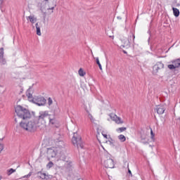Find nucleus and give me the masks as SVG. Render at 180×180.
<instances>
[{
	"label": "nucleus",
	"mask_w": 180,
	"mask_h": 180,
	"mask_svg": "<svg viewBox=\"0 0 180 180\" xmlns=\"http://www.w3.org/2000/svg\"><path fill=\"white\" fill-rule=\"evenodd\" d=\"M107 155L109 157V158H110V155L109 153H108Z\"/></svg>",
	"instance_id": "ea45409f"
},
{
	"label": "nucleus",
	"mask_w": 180,
	"mask_h": 180,
	"mask_svg": "<svg viewBox=\"0 0 180 180\" xmlns=\"http://www.w3.org/2000/svg\"><path fill=\"white\" fill-rule=\"evenodd\" d=\"M165 67L164 63L162 62H158L153 67V75H157L158 74V72L161 71V70H163Z\"/></svg>",
	"instance_id": "423d86ee"
},
{
	"label": "nucleus",
	"mask_w": 180,
	"mask_h": 180,
	"mask_svg": "<svg viewBox=\"0 0 180 180\" xmlns=\"http://www.w3.org/2000/svg\"><path fill=\"white\" fill-rule=\"evenodd\" d=\"M150 136H151L152 140L154 141V137H155V134L153 131V129L150 130Z\"/></svg>",
	"instance_id": "c85d7f7f"
},
{
	"label": "nucleus",
	"mask_w": 180,
	"mask_h": 180,
	"mask_svg": "<svg viewBox=\"0 0 180 180\" xmlns=\"http://www.w3.org/2000/svg\"><path fill=\"white\" fill-rule=\"evenodd\" d=\"M103 137H104L105 139H108V135H107V134H103Z\"/></svg>",
	"instance_id": "f704fd0d"
},
{
	"label": "nucleus",
	"mask_w": 180,
	"mask_h": 180,
	"mask_svg": "<svg viewBox=\"0 0 180 180\" xmlns=\"http://www.w3.org/2000/svg\"><path fill=\"white\" fill-rule=\"evenodd\" d=\"M15 123H18V120L16 118H15Z\"/></svg>",
	"instance_id": "58836bf2"
},
{
	"label": "nucleus",
	"mask_w": 180,
	"mask_h": 180,
	"mask_svg": "<svg viewBox=\"0 0 180 180\" xmlns=\"http://www.w3.org/2000/svg\"><path fill=\"white\" fill-rule=\"evenodd\" d=\"M35 27L37 29V36H41V32L40 31V24L37 22L35 24Z\"/></svg>",
	"instance_id": "2eb2a0df"
},
{
	"label": "nucleus",
	"mask_w": 180,
	"mask_h": 180,
	"mask_svg": "<svg viewBox=\"0 0 180 180\" xmlns=\"http://www.w3.org/2000/svg\"><path fill=\"white\" fill-rule=\"evenodd\" d=\"M123 53H124V54H127V52H126V51H123Z\"/></svg>",
	"instance_id": "a19ab883"
},
{
	"label": "nucleus",
	"mask_w": 180,
	"mask_h": 180,
	"mask_svg": "<svg viewBox=\"0 0 180 180\" xmlns=\"http://www.w3.org/2000/svg\"><path fill=\"white\" fill-rule=\"evenodd\" d=\"M141 140H146V138L143 137V136H141Z\"/></svg>",
	"instance_id": "c9c22d12"
},
{
	"label": "nucleus",
	"mask_w": 180,
	"mask_h": 180,
	"mask_svg": "<svg viewBox=\"0 0 180 180\" xmlns=\"http://www.w3.org/2000/svg\"><path fill=\"white\" fill-rule=\"evenodd\" d=\"M125 130H127V127H120L117 129V131H120V133L125 131Z\"/></svg>",
	"instance_id": "b1692460"
},
{
	"label": "nucleus",
	"mask_w": 180,
	"mask_h": 180,
	"mask_svg": "<svg viewBox=\"0 0 180 180\" xmlns=\"http://www.w3.org/2000/svg\"><path fill=\"white\" fill-rule=\"evenodd\" d=\"M15 112L17 114V116L20 117V119H23V120H25V119H30V117H32L30 111L23 108L22 105H17L15 108Z\"/></svg>",
	"instance_id": "7ed1b4c3"
},
{
	"label": "nucleus",
	"mask_w": 180,
	"mask_h": 180,
	"mask_svg": "<svg viewBox=\"0 0 180 180\" xmlns=\"http://www.w3.org/2000/svg\"><path fill=\"white\" fill-rule=\"evenodd\" d=\"M127 168L128 169V174H129L130 176H133V174H131V170L129 168V163H127Z\"/></svg>",
	"instance_id": "cd10ccee"
},
{
	"label": "nucleus",
	"mask_w": 180,
	"mask_h": 180,
	"mask_svg": "<svg viewBox=\"0 0 180 180\" xmlns=\"http://www.w3.org/2000/svg\"><path fill=\"white\" fill-rule=\"evenodd\" d=\"M1 179H2V176H0V180H1Z\"/></svg>",
	"instance_id": "c03bdc74"
},
{
	"label": "nucleus",
	"mask_w": 180,
	"mask_h": 180,
	"mask_svg": "<svg viewBox=\"0 0 180 180\" xmlns=\"http://www.w3.org/2000/svg\"><path fill=\"white\" fill-rule=\"evenodd\" d=\"M85 72H84V70H82V68H80L79 70V75L80 76V77H84L85 76Z\"/></svg>",
	"instance_id": "4be33fe9"
},
{
	"label": "nucleus",
	"mask_w": 180,
	"mask_h": 180,
	"mask_svg": "<svg viewBox=\"0 0 180 180\" xmlns=\"http://www.w3.org/2000/svg\"><path fill=\"white\" fill-rule=\"evenodd\" d=\"M85 110L87 113H89V118L90 119V120L91 122H94V117L92 116V115H91V113H89V111L88 110V109L86 108H85Z\"/></svg>",
	"instance_id": "5701e85b"
},
{
	"label": "nucleus",
	"mask_w": 180,
	"mask_h": 180,
	"mask_svg": "<svg viewBox=\"0 0 180 180\" xmlns=\"http://www.w3.org/2000/svg\"><path fill=\"white\" fill-rule=\"evenodd\" d=\"M0 58H4V48L0 49Z\"/></svg>",
	"instance_id": "bb28decb"
},
{
	"label": "nucleus",
	"mask_w": 180,
	"mask_h": 180,
	"mask_svg": "<svg viewBox=\"0 0 180 180\" xmlns=\"http://www.w3.org/2000/svg\"><path fill=\"white\" fill-rule=\"evenodd\" d=\"M108 141L110 142V146L113 144V139L112 138H110V140H108Z\"/></svg>",
	"instance_id": "473e14b6"
},
{
	"label": "nucleus",
	"mask_w": 180,
	"mask_h": 180,
	"mask_svg": "<svg viewBox=\"0 0 180 180\" xmlns=\"http://www.w3.org/2000/svg\"><path fill=\"white\" fill-rule=\"evenodd\" d=\"M110 116L112 120L115 122V123L117 124H123V123H124V122L122 121V118H120V117H117V115H116L115 114H110Z\"/></svg>",
	"instance_id": "1a4fd4ad"
},
{
	"label": "nucleus",
	"mask_w": 180,
	"mask_h": 180,
	"mask_svg": "<svg viewBox=\"0 0 180 180\" xmlns=\"http://www.w3.org/2000/svg\"><path fill=\"white\" fill-rule=\"evenodd\" d=\"M45 4L48 6L47 11H53L56 6H57L56 0H45Z\"/></svg>",
	"instance_id": "6e6552de"
},
{
	"label": "nucleus",
	"mask_w": 180,
	"mask_h": 180,
	"mask_svg": "<svg viewBox=\"0 0 180 180\" xmlns=\"http://www.w3.org/2000/svg\"><path fill=\"white\" fill-rule=\"evenodd\" d=\"M20 127L25 130L26 131H30V133H34L37 130L38 127H40V124H37V121L35 119H32L29 121H22L20 122Z\"/></svg>",
	"instance_id": "f257e3e1"
},
{
	"label": "nucleus",
	"mask_w": 180,
	"mask_h": 180,
	"mask_svg": "<svg viewBox=\"0 0 180 180\" xmlns=\"http://www.w3.org/2000/svg\"><path fill=\"white\" fill-rule=\"evenodd\" d=\"M27 19L30 20V22L31 23H36L37 22V18H34V16L32 15H30L27 17Z\"/></svg>",
	"instance_id": "f3484780"
},
{
	"label": "nucleus",
	"mask_w": 180,
	"mask_h": 180,
	"mask_svg": "<svg viewBox=\"0 0 180 180\" xmlns=\"http://www.w3.org/2000/svg\"><path fill=\"white\" fill-rule=\"evenodd\" d=\"M131 39L133 43H134V39H136V36L134 35V33L130 32L129 36L128 37V41H129L131 43Z\"/></svg>",
	"instance_id": "dca6fc26"
},
{
	"label": "nucleus",
	"mask_w": 180,
	"mask_h": 180,
	"mask_svg": "<svg viewBox=\"0 0 180 180\" xmlns=\"http://www.w3.org/2000/svg\"><path fill=\"white\" fill-rule=\"evenodd\" d=\"M54 165V163H53V162H49L47 165H46V167L50 169V168H52V167Z\"/></svg>",
	"instance_id": "a878e982"
},
{
	"label": "nucleus",
	"mask_w": 180,
	"mask_h": 180,
	"mask_svg": "<svg viewBox=\"0 0 180 180\" xmlns=\"http://www.w3.org/2000/svg\"><path fill=\"white\" fill-rule=\"evenodd\" d=\"M104 166L106 168H115V162L110 158L104 161Z\"/></svg>",
	"instance_id": "9d476101"
},
{
	"label": "nucleus",
	"mask_w": 180,
	"mask_h": 180,
	"mask_svg": "<svg viewBox=\"0 0 180 180\" xmlns=\"http://www.w3.org/2000/svg\"><path fill=\"white\" fill-rule=\"evenodd\" d=\"M32 176V172H30L28 174L23 176V178H30Z\"/></svg>",
	"instance_id": "7c9ffc66"
},
{
	"label": "nucleus",
	"mask_w": 180,
	"mask_h": 180,
	"mask_svg": "<svg viewBox=\"0 0 180 180\" xmlns=\"http://www.w3.org/2000/svg\"><path fill=\"white\" fill-rule=\"evenodd\" d=\"M131 44V42L129 41V40L125 41L124 42V44L122 45V47H124V48L126 47L127 49H129V47H130Z\"/></svg>",
	"instance_id": "6ab92c4d"
},
{
	"label": "nucleus",
	"mask_w": 180,
	"mask_h": 180,
	"mask_svg": "<svg viewBox=\"0 0 180 180\" xmlns=\"http://www.w3.org/2000/svg\"><path fill=\"white\" fill-rule=\"evenodd\" d=\"M96 63L98 65L99 69L102 71V65H101V62H99V58H96Z\"/></svg>",
	"instance_id": "412c9836"
},
{
	"label": "nucleus",
	"mask_w": 180,
	"mask_h": 180,
	"mask_svg": "<svg viewBox=\"0 0 180 180\" xmlns=\"http://www.w3.org/2000/svg\"><path fill=\"white\" fill-rule=\"evenodd\" d=\"M53 104V100H51V98H49L48 99V105H52Z\"/></svg>",
	"instance_id": "c756f323"
},
{
	"label": "nucleus",
	"mask_w": 180,
	"mask_h": 180,
	"mask_svg": "<svg viewBox=\"0 0 180 180\" xmlns=\"http://www.w3.org/2000/svg\"><path fill=\"white\" fill-rule=\"evenodd\" d=\"M49 111H41L39 112L38 117H35L34 119L37 124H40V127H44L46 120H49Z\"/></svg>",
	"instance_id": "20e7f679"
},
{
	"label": "nucleus",
	"mask_w": 180,
	"mask_h": 180,
	"mask_svg": "<svg viewBox=\"0 0 180 180\" xmlns=\"http://www.w3.org/2000/svg\"><path fill=\"white\" fill-rule=\"evenodd\" d=\"M38 176V178H40L41 179H49L50 176L49 175H46V173H42L41 172H38L37 173Z\"/></svg>",
	"instance_id": "4468645a"
},
{
	"label": "nucleus",
	"mask_w": 180,
	"mask_h": 180,
	"mask_svg": "<svg viewBox=\"0 0 180 180\" xmlns=\"http://www.w3.org/2000/svg\"><path fill=\"white\" fill-rule=\"evenodd\" d=\"M4 143H0V153L4 150Z\"/></svg>",
	"instance_id": "2f4dec72"
},
{
	"label": "nucleus",
	"mask_w": 180,
	"mask_h": 180,
	"mask_svg": "<svg viewBox=\"0 0 180 180\" xmlns=\"http://www.w3.org/2000/svg\"><path fill=\"white\" fill-rule=\"evenodd\" d=\"M4 139H5V136H4L3 138L0 139V141H4Z\"/></svg>",
	"instance_id": "4c0bfd02"
},
{
	"label": "nucleus",
	"mask_w": 180,
	"mask_h": 180,
	"mask_svg": "<svg viewBox=\"0 0 180 180\" xmlns=\"http://www.w3.org/2000/svg\"><path fill=\"white\" fill-rule=\"evenodd\" d=\"M72 142L75 147H77V148H84V142H82V138L81 136L78 135L77 132L73 134Z\"/></svg>",
	"instance_id": "39448f33"
},
{
	"label": "nucleus",
	"mask_w": 180,
	"mask_h": 180,
	"mask_svg": "<svg viewBox=\"0 0 180 180\" xmlns=\"http://www.w3.org/2000/svg\"><path fill=\"white\" fill-rule=\"evenodd\" d=\"M172 64L168 65L167 68L169 70H175V68H179L180 67V58L171 61Z\"/></svg>",
	"instance_id": "0eeeda50"
},
{
	"label": "nucleus",
	"mask_w": 180,
	"mask_h": 180,
	"mask_svg": "<svg viewBox=\"0 0 180 180\" xmlns=\"http://www.w3.org/2000/svg\"><path fill=\"white\" fill-rule=\"evenodd\" d=\"M176 6H180V4H178L176 5Z\"/></svg>",
	"instance_id": "79ce46f5"
},
{
	"label": "nucleus",
	"mask_w": 180,
	"mask_h": 180,
	"mask_svg": "<svg viewBox=\"0 0 180 180\" xmlns=\"http://www.w3.org/2000/svg\"><path fill=\"white\" fill-rule=\"evenodd\" d=\"M60 160H63V161H65V158H60Z\"/></svg>",
	"instance_id": "e433bc0d"
},
{
	"label": "nucleus",
	"mask_w": 180,
	"mask_h": 180,
	"mask_svg": "<svg viewBox=\"0 0 180 180\" xmlns=\"http://www.w3.org/2000/svg\"><path fill=\"white\" fill-rule=\"evenodd\" d=\"M172 11H173L174 15L176 18H178V16H179V10L176 8L173 7Z\"/></svg>",
	"instance_id": "a211bd4d"
},
{
	"label": "nucleus",
	"mask_w": 180,
	"mask_h": 180,
	"mask_svg": "<svg viewBox=\"0 0 180 180\" xmlns=\"http://www.w3.org/2000/svg\"><path fill=\"white\" fill-rule=\"evenodd\" d=\"M48 120L49 121V124H51L54 127H58V122L56 120V118L49 117Z\"/></svg>",
	"instance_id": "ddd939ff"
},
{
	"label": "nucleus",
	"mask_w": 180,
	"mask_h": 180,
	"mask_svg": "<svg viewBox=\"0 0 180 180\" xmlns=\"http://www.w3.org/2000/svg\"><path fill=\"white\" fill-rule=\"evenodd\" d=\"M67 168H71V162L66 165Z\"/></svg>",
	"instance_id": "72a5a7b5"
},
{
	"label": "nucleus",
	"mask_w": 180,
	"mask_h": 180,
	"mask_svg": "<svg viewBox=\"0 0 180 180\" xmlns=\"http://www.w3.org/2000/svg\"><path fill=\"white\" fill-rule=\"evenodd\" d=\"M127 163V162H125V163L124 164H126Z\"/></svg>",
	"instance_id": "49530a36"
},
{
	"label": "nucleus",
	"mask_w": 180,
	"mask_h": 180,
	"mask_svg": "<svg viewBox=\"0 0 180 180\" xmlns=\"http://www.w3.org/2000/svg\"><path fill=\"white\" fill-rule=\"evenodd\" d=\"M46 153L49 160H50V158H56V155H57V151L53 148H48Z\"/></svg>",
	"instance_id": "9b49d317"
},
{
	"label": "nucleus",
	"mask_w": 180,
	"mask_h": 180,
	"mask_svg": "<svg viewBox=\"0 0 180 180\" xmlns=\"http://www.w3.org/2000/svg\"><path fill=\"white\" fill-rule=\"evenodd\" d=\"M155 110L158 115H163L164 112H165V105H159L156 106Z\"/></svg>",
	"instance_id": "f8f14e48"
},
{
	"label": "nucleus",
	"mask_w": 180,
	"mask_h": 180,
	"mask_svg": "<svg viewBox=\"0 0 180 180\" xmlns=\"http://www.w3.org/2000/svg\"><path fill=\"white\" fill-rule=\"evenodd\" d=\"M53 11H51V13H53Z\"/></svg>",
	"instance_id": "a18cd8bd"
},
{
	"label": "nucleus",
	"mask_w": 180,
	"mask_h": 180,
	"mask_svg": "<svg viewBox=\"0 0 180 180\" xmlns=\"http://www.w3.org/2000/svg\"><path fill=\"white\" fill-rule=\"evenodd\" d=\"M26 95L28 99H32V102H33V103H35V105H37L38 106H44V104L47 102L46 98L42 96H36L33 98V95L32 94V87H30L27 89Z\"/></svg>",
	"instance_id": "f03ea898"
},
{
	"label": "nucleus",
	"mask_w": 180,
	"mask_h": 180,
	"mask_svg": "<svg viewBox=\"0 0 180 180\" xmlns=\"http://www.w3.org/2000/svg\"><path fill=\"white\" fill-rule=\"evenodd\" d=\"M118 139L122 141V143H124V141H126V136L123 134L118 136Z\"/></svg>",
	"instance_id": "aec40b11"
},
{
	"label": "nucleus",
	"mask_w": 180,
	"mask_h": 180,
	"mask_svg": "<svg viewBox=\"0 0 180 180\" xmlns=\"http://www.w3.org/2000/svg\"><path fill=\"white\" fill-rule=\"evenodd\" d=\"M44 20H46V17H44Z\"/></svg>",
	"instance_id": "37998d69"
},
{
	"label": "nucleus",
	"mask_w": 180,
	"mask_h": 180,
	"mask_svg": "<svg viewBox=\"0 0 180 180\" xmlns=\"http://www.w3.org/2000/svg\"><path fill=\"white\" fill-rule=\"evenodd\" d=\"M13 172H16V169H14L13 168L10 169L8 170V175H12V174H13Z\"/></svg>",
	"instance_id": "393cba45"
}]
</instances>
